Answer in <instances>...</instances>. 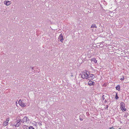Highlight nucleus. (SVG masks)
<instances>
[{"mask_svg":"<svg viewBox=\"0 0 129 129\" xmlns=\"http://www.w3.org/2000/svg\"><path fill=\"white\" fill-rule=\"evenodd\" d=\"M92 61H93L95 63H97V60H96L95 58H92L91 59Z\"/></svg>","mask_w":129,"mask_h":129,"instance_id":"obj_7","label":"nucleus"},{"mask_svg":"<svg viewBox=\"0 0 129 129\" xmlns=\"http://www.w3.org/2000/svg\"><path fill=\"white\" fill-rule=\"evenodd\" d=\"M94 83V82H92V81H89V82L88 83V84L89 85V86H92V85H93L94 84L93 83Z\"/></svg>","mask_w":129,"mask_h":129,"instance_id":"obj_8","label":"nucleus"},{"mask_svg":"<svg viewBox=\"0 0 129 129\" xmlns=\"http://www.w3.org/2000/svg\"><path fill=\"white\" fill-rule=\"evenodd\" d=\"M120 86L119 85H117V86L116 87V90L119 91L120 90Z\"/></svg>","mask_w":129,"mask_h":129,"instance_id":"obj_10","label":"nucleus"},{"mask_svg":"<svg viewBox=\"0 0 129 129\" xmlns=\"http://www.w3.org/2000/svg\"><path fill=\"white\" fill-rule=\"evenodd\" d=\"M124 103L123 102H121L120 103V108L123 112L126 111V109L125 108Z\"/></svg>","mask_w":129,"mask_h":129,"instance_id":"obj_2","label":"nucleus"},{"mask_svg":"<svg viewBox=\"0 0 129 129\" xmlns=\"http://www.w3.org/2000/svg\"><path fill=\"white\" fill-rule=\"evenodd\" d=\"M109 97V95L107 94L104 95L102 96V99L104 100H105V101H104L105 103H106L107 102L108 100L107 99L108 97Z\"/></svg>","mask_w":129,"mask_h":129,"instance_id":"obj_3","label":"nucleus"},{"mask_svg":"<svg viewBox=\"0 0 129 129\" xmlns=\"http://www.w3.org/2000/svg\"><path fill=\"white\" fill-rule=\"evenodd\" d=\"M89 73L88 72H82L81 75V77L83 79H88V74Z\"/></svg>","mask_w":129,"mask_h":129,"instance_id":"obj_1","label":"nucleus"},{"mask_svg":"<svg viewBox=\"0 0 129 129\" xmlns=\"http://www.w3.org/2000/svg\"><path fill=\"white\" fill-rule=\"evenodd\" d=\"M10 2L8 1H5L4 2L5 4H6L7 6H8L10 5Z\"/></svg>","mask_w":129,"mask_h":129,"instance_id":"obj_11","label":"nucleus"},{"mask_svg":"<svg viewBox=\"0 0 129 129\" xmlns=\"http://www.w3.org/2000/svg\"><path fill=\"white\" fill-rule=\"evenodd\" d=\"M108 107L109 106L108 105H107L106 107H105V109H107Z\"/></svg>","mask_w":129,"mask_h":129,"instance_id":"obj_18","label":"nucleus"},{"mask_svg":"<svg viewBox=\"0 0 129 129\" xmlns=\"http://www.w3.org/2000/svg\"><path fill=\"white\" fill-rule=\"evenodd\" d=\"M88 74V79L93 80L95 77V76L93 74H89V73Z\"/></svg>","mask_w":129,"mask_h":129,"instance_id":"obj_5","label":"nucleus"},{"mask_svg":"<svg viewBox=\"0 0 129 129\" xmlns=\"http://www.w3.org/2000/svg\"><path fill=\"white\" fill-rule=\"evenodd\" d=\"M9 118H7V119L6 121H5V122H8V121H9Z\"/></svg>","mask_w":129,"mask_h":129,"instance_id":"obj_16","label":"nucleus"},{"mask_svg":"<svg viewBox=\"0 0 129 129\" xmlns=\"http://www.w3.org/2000/svg\"><path fill=\"white\" fill-rule=\"evenodd\" d=\"M21 107H24L26 106L25 103H23L22 102L19 104Z\"/></svg>","mask_w":129,"mask_h":129,"instance_id":"obj_9","label":"nucleus"},{"mask_svg":"<svg viewBox=\"0 0 129 129\" xmlns=\"http://www.w3.org/2000/svg\"><path fill=\"white\" fill-rule=\"evenodd\" d=\"M28 120V118L26 116H25L22 120V122L24 123L25 122H26Z\"/></svg>","mask_w":129,"mask_h":129,"instance_id":"obj_6","label":"nucleus"},{"mask_svg":"<svg viewBox=\"0 0 129 129\" xmlns=\"http://www.w3.org/2000/svg\"><path fill=\"white\" fill-rule=\"evenodd\" d=\"M121 78L120 79V80H124V76L123 75H122L121 77Z\"/></svg>","mask_w":129,"mask_h":129,"instance_id":"obj_12","label":"nucleus"},{"mask_svg":"<svg viewBox=\"0 0 129 129\" xmlns=\"http://www.w3.org/2000/svg\"><path fill=\"white\" fill-rule=\"evenodd\" d=\"M29 129H34V128L32 126H31L29 127Z\"/></svg>","mask_w":129,"mask_h":129,"instance_id":"obj_17","label":"nucleus"},{"mask_svg":"<svg viewBox=\"0 0 129 129\" xmlns=\"http://www.w3.org/2000/svg\"><path fill=\"white\" fill-rule=\"evenodd\" d=\"M22 102L21 101V99H20L19 101V104H20V103H21Z\"/></svg>","mask_w":129,"mask_h":129,"instance_id":"obj_19","label":"nucleus"},{"mask_svg":"<svg viewBox=\"0 0 129 129\" xmlns=\"http://www.w3.org/2000/svg\"><path fill=\"white\" fill-rule=\"evenodd\" d=\"M114 129L113 128V126L112 127H110L109 128V129Z\"/></svg>","mask_w":129,"mask_h":129,"instance_id":"obj_21","label":"nucleus"},{"mask_svg":"<svg viewBox=\"0 0 129 129\" xmlns=\"http://www.w3.org/2000/svg\"><path fill=\"white\" fill-rule=\"evenodd\" d=\"M22 122V120L21 119V120H20L18 122V123H21Z\"/></svg>","mask_w":129,"mask_h":129,"instance_id":"obj_20","label":"nucleus"},{"mask_svg":"<svg viewBox=\"0 0 129 129\" xmlns=\"http://www.w3.org/2000/svg\"><path fill=\"white\" fill-rule=\"evenodd\" d=\"M94 27H95L96 28L97 27L95 24H93L91 26V28H93Z\"/></svg>","mask_w":129,"mask_h":129,"instance_id":"obj_13","label":"nucleus"},{"mask_svg":"<svg viewBox=\"0 0 129 129\" xmlns=\"http://www.w3.org/2000/svg\"><path fill=\"white\" fill-rule=\"evenodd\" d=\"M115 99L117 100L119 98V97L117 95V93L116 94V96L115 98Z\"/></svg>","mask_w":129,"mask_h":129,"instance_id":"obj_15","label":"nucleus"},{"mask_svg":"<svg viewBox=\"0 0 129 129\" xmlns=\"http://www.w3.org/2000/svg\"><path fill=\"white\" fill-rule=\"evenodd\" d=\"M80 120L81 121H82L83 120V119L82 118H80Z\"/></svg>","mask_w":129,"mask_h":129,"instance_id":"obj_22","label":"nucleus"},{"mask_svg":"<svg viewBox=\"0 0 129 129\" xmlns=\"http://www.w3.org/2000/svg\"><path fill=\"white\" fill-rule=\"evenodd\" d=\"M73 76V75H71V76L72 77Z\"/></svg>","mask_w":129,"mask_h":129,"instance_id":"obj_24","label":"nucleus"},{"mask_svg":"<svg viewBox=\"0 0 129 129\" xmlns=\"http://www.w3.org/2000/svg\"><path fill=\"white\" fill-rule=\"evenodd\" d=\"M8 122L5 121L3 123V125L4 126H6L7 125H8Z\"/></svg>","mask_w":129,"mask_h":129,"instance_id":"obj_14","label":"nucleus"},{"mask_svg":"<svg viewBox=\"0 0 129 129\" xmlns=\"http://www.w3.org/2000/svg\"><path fill=\"white\" fill-rule=\"evenodd\" d=\"M58 39L62 43L63 42L64 39L62 34H61L59 35L58 38Z\"/></svg>","mask_w":129,"mask_h":129,"instance_id":"obj_4","label":"nucleus"},{"mask_svg":"<svg viewBox=\"0 0 129 129\" xmlns=\"http://www.w3.org/2000/svg\"><path fill=\"white\" fill-rule=\"evenodd\" d=\"M34 67H32L31 68V69L32 70H34Z\"/></svg>","mask_w":129,"mask_h":129,"instance_id":"obj_23","label":"nucleus"},{"mask_svg":"<svg viewBox=\"0 0 129 129\" xmlns=\"http://www.w3.org/2000/svg\"><path fill=\"white\" fill-rule=\"evenodd\" d=\"M119 129H121V128H119Z\"/></svg>","mask_w":129,"mask_h":129,"instance_id":"obj_25","label":"nucleus"}]
</instances>
